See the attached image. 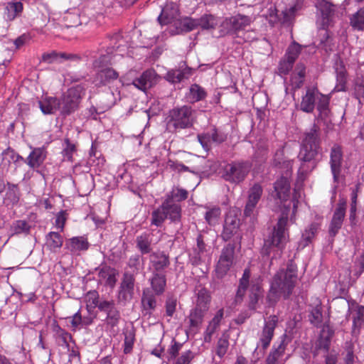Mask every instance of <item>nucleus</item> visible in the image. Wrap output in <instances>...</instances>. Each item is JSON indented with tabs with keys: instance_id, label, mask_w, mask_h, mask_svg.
<instances>
[{
	"instance_id": "obj_30",
	"label": "nucleus",
	"mask_w": 364,
	"mask_h": 364,
	"mask_svg": "<svg viewBox=\"0 0 364 364\" xmlns=\"http://www.w3.org/2000/svg\"><path fill=\"white\" fill-rule=\"evenodd\" d=\"M38 105L44 114H51L60 108V101L57 97H45L38 101Z\"/></svg>"
},
{
	"instance_id": "obj_53",
	"label": "nucleus",
	"mask_w": 364,
	"mask_h": 364,
	"mask_svg": "<svg viewBox=\"0 0 364 364\" xmlns=\"http://www.w3.org/2000/svg\"><path fill=\"white\" fill-rule=\"evenodd\" d=\"M99 294L97 291H89L85 296V301H86V308L87 310L90 312L92 309L95 307L98 308V305L100 304L99 301Z\"/></svg>"
},
{
	"instance_id": "obj_43",
	"label": "nucleus",
	"mask_w": 364,
	"mask_h": 364,
	"mask_svg": "<svg viewBox=\"0 0 364 364\" xmlns=\"http://www.w3.org/2000/svg\"><path fill=\"white\" fill-rule=\"evenodd\" d=\"M306 76V66L302 63H299L291 76V82L294 88L299 89L304 84Z\"/></svg>"
},
{
	"instance_id": "obj_14",
	"label": "nucleus",
	"mask_w": 364,
	"mask_h": 364,
	"mask_svg": "<svg viewBox=\"0 0 364 364\" xmlns=\"http://www.w3.org/2000/svg\"><path fill=\"white\" fill-rule=\"evenodd\" d=\"M278 322L279 318L276 315H271L264 319V324L259 336V343L263 349H267L269 347Z\"/></svg>"
},
{
	"instance_id": "obj_17",
	"label": "nucleus",
	"mask_w": 364,
	"mask_h": 364,
	"mask_svg": "<svg viewBox=\"0 0 364 364\" xmlns=\"http://www.w3.org/2000/svg\"><path fill=\"white\" fill-rule=\"evenodd\" d=\"M149 264L152 272L164 273L170 265V258L164 251L152 252L149 255Z\"/></svg>"
},
{
	"instance_id": "obj_47",
	"label": "nucleus",
	"mask_w": 364,
	"mask_h": 364,
	"mask_svg": "<svg viewBox=\"0 0 364 364\" xmlns=\"http://www.w3.org/2000/svg\"><path fill=\"white\" fill-rule=\"evenodd\" d=\"M350 25L355 31H364V7L358 9L350 18Z\"/></svg>"
},
{
	"instance_id": "obj_44",
	"label": "nucleus",
	"mask_w": 364,
	"mask_h": 364,
	"mask_svg": "<svg viewBox=\"0 0 364 364\" xmlns=\"http://www.w3.org/2000/svg\"><path fill=\"white\" fill-rule=\"evenodd\" d=\"M188 196V191L178 186H174L171 191L166 195L164 200L176 203L185 200L187 199Z\"/></svg>"
},
{
	"instance_id": "obj_41",
	"label": "nucleus",
	"mask_w": 364,
	"mask_h": 364,
	"mask_svg": "<svg viewBox=\"0 0 364 364\" xmlns=\"http://www.w3.org/2000/svg\"><path fill=\"white\" fill-rule=\"evenodd\" d=\"M23 9V5L21 1L9 2L5 8L4 18L6 21H11L21 15Z\"/></svg>"
},
{
	"instance_id": "obj_35",
	"label": "nucleus",
	"mask_w": 364,
	"mask_h": 364,
	"mask_svg": "<svg viewBox=\"0 0 364 364\" xmlns=\"http://www.w3.org/2000/svg\"><path fill=\"white\" fill-rule=\"evenodd\" d=\"M53 331L59 345L70 349V345L75 341L72 335L58 324L53 326Z\"/></svg>"
},
{
	"instance_id": "obj_60",
	"label": "nucleus",
	"mask_w": 364,
	"mask_h": 364,
	"mask_svg": "<svg viewBox=\"0 0 364 364\" xmlns=\"http://www.w3.org/2000/svg\"><path fill=\"white\" fill-rule=\"evenodd\" d=\"M2 160H7L9 163L11 161L18 162L19 160H23V157L16 153L13 149L9 147L6 149L1 154Z\"/></svg>"
},
{
	"instance_id": "obj_13",
	"label": "nucleus",
	"mask_w": 364,
	"mask_h": 364,
	"mask_svg": "<svg viewBox=\"0 0 364 364\" xmlns=\"http://www.w3.org/2000/svg\"><path fill=\"white\" fill-rule=\"evenodd\" d=\"M346 205L347 201L344 198H341L338 200L328 228L331 237H335L343 225L346 216Z\"/></svg>"
},
{
	"instance_id": "obj_34",
	"label": "nucleus",
	"mask_w": 364,
	"mask_h": 364,
	"mask_svg": "<svg viewBox=\"0 0 364 364\" xmlns=\"http://www.w3.org/2000/svg\"><path fill=\"white\" fill-rule=\"evenodd\" d=\"M287 348V343L283 339L277 346H273L271 351L266 359V364H283L279 360L284 355Z\"/></svg>"
},
{
	"instance_id": "obj_10",
	"label": "nucleus",
	"mask_w": 364,
	"mask_h": 364,
	"mask_svg": "<svg viewBox=\"0 0 364 364\" xmlns=\"http://www.w3.org/2000/svg\"><path fill=\"white\" fill-rule=\"evenodd\" d=\"M105 58V55H102L93 63V66L98 69L93 80L97 87L106 86L119 78V73L114 69L102 65Z\"/></svg>"
},
{
	"instance_id": "obj_9",
	"label": "nucleus",
	"mask_w": 364,
	"mask_h": 364,
	"mask_svg": "<svg viewBox=\"0 0 364 364\" xmlns=\"http://www.w3.org/2000/svg\"><path fill=\"white\" fill-rule=\"evenodd\" d=\"M316 8L320 28L327 30L333 26L338 16V6L327 0H317Z\"/></svg>"
},
{
	"instance_id": "obj_40",
	"label": "nucleus",
	"mask_w": 364,
	"mask_h": 364,
	"mask_svg": "<svg viewBox=\"0 0 364 364\" xmlns=\"http://www.w3.org/2000/svg\"><path fill=\"white\" fill-rule=\"evenodd\" d=\"M251 276L250 269L247 268L244 270L242 277L239 282V286L236 292L235 301L240 302L242 301L245 292L250 285V278Z\"/></svg>"
},
{
	"instance_id": "obj_59",
	"label": "nucleus",
	"mask_w": 364,
	"mask_h": 364,
	"mask_svg": "<svg viewBox=\"0 0 364 364\" xmlns=\"http://www.w3.org/2000/svg\"><path fill=\"white\" fill-rule=\"evenodd\" d=\"M177 299L174 296H168L165 302L166 316L171 318L176 309Z\"/></svg>"
},
{
	"instance_id": "obj_62",
	"label": "nucleus",
	"mask_w": 364,
	"mask_h": 364,
	"mask_svg": "<svg viewBox=\"0 0 364 364\" xmlns=\"http://www.w3.org/2000/svg\"><path fill=\"white\" fill-rule=\"evenodd\" d=\"M296 11H297V9H296V6H293L290 7L289 9H286V10L283 11L282 13V18L279 17V19H280L279 22L282 24H287V23H291L295 16V14H296Z\"/></svg>"
},
{
	"instance_id": "obj_22",
	"label": "nucleus",
	"mask_w": 364,
	"mask_h": 364,
	"mask_svg": "<svg viewBox=\"0 0 364 364\" xmlns=\"http://www.w3.org/2000/svg\"><path fill=\"white\" fill-rule=\"evenodd\" d=\"M293 164V160L287 159L284 157L283 148L277 151L273 159V165L280 169L284 170L282 176L289 177L291 176Z\"/></svg>"
},
{
	"instance_id": "obj_24",
	"label": "nucleus",
	"mask_w": 364,
	"mask_h": 364,
	"mask_svg": "<svg viewBox=\"0 0 364 364\" xmlns=\"http://www.w3.org/2000/svg\"><path fill=\"white\" fill-rule=\"evenodd\" d=\"M318 93L316 87H307L306 94L302 96L299 105L300 110L306 113H312L315 108L316 95Z\"/></svg>"
},
{
	"instance_id": "obj_8",
	"label": "nucleus",
	"mask_w": 364,
	"mask_h": 364,
	"mask_svg": "<svg viewBox=\"0 0 364 364\" xmlns=\"http://www.w3.org/2000/svg\"><path fill=\"white\" fill-rule=\"evenodd\" d=\"M85 93V89L81 85L70 87L60 100L61 113L69 115L77 110Z\"/></svg>"
},
{
	"instance_id": "obj_26",
	"label": "nucleus",
	"mask_w": 364,
	"mask_h": 364,
	"mask_svg": "<svg viewBox=\"0 0 364 364\" xmlns=\"http://www.w3.org/2000/svg\"><path fill=\"white\" fill-rule=\"evenodd\" d=\"M248 308L250 310L255 311L258 306L259 300L263 297V289L259 282H251L249 290Z\"/></svg>"
},
{
	"instance_id": "obj_39",
	"label": "nucleus",
	"mask_w": 364,
	"mask_h": 364,
	"mask_svg": "<svg viewBox=\"0 0 364 364\" xmlns=\"http://www.w3.org/2000/svg\"><path fill=\"white\" fill-rule=\"evenodd\" d=\"M75 55L68 54L66 53H58L52 51L50 53H45L42 55V61L51 64L54 63H61L65 60L75 58Z\"/></svg>"
},
{
	"instance_id": "obj_36",
	"label": "nucleus",
	"mask_w": 364,
	"mask_h": 364,
	"mask_svg": "<svg viewBox=\"0 0 364 364\" xmlns=\"http://www.w3.org/2000/svg\"><path fill=\"white\" fill-rule=\"evenodd\" d=\"M7 190L6 192L4 202L7 205H16L19 202L21 198V191L17 184L7 182Z\"/></svg>"
},
{
	"instance_id": "obj_31",
	"label": "nucleus",
	"mask_w": 364,
	"mask_h": 364,
	"mask_svg": "<svg viewBox=\"0 0 364 364\" xmlns=\"http://www.w3.org/2000/svg\"><path fill=\"white\" fill-rule=\"evenodd\" d=\"M224 310L219 309L212 320L209 322L204 333V340L205 342H210L213 335L219 328L220 322L223 318Z\"/></svg>"
},
{
	"instance_id": "obj_42",
	"label": "nucleus",
	"mask_w": 364,
	"mask_h": 364,
	"mask_svg": "<svg viewBox=\"0 0 364 364\" xmlns=\"http://www.w3.org/2000/svg\"><path fill=\"white\" fill-rule=\"evenodd\" d=\"M210 301L211 296L210 291L207 289L203 287L200 289L197 292V299L196 301L195 307L208 311L209 309Z\"/></svg>"
},
{
	"instance_id": "obj_3",
	"label": "nucleus",
	"mask_w": 364,
	"mask_h": 364,
	"mask_svg": "<svg viewBox=\"0 0 364 364\" xmlns=\"http://www.w3.org/2000/svg\"><path fill=\"white\" fill-rule=\"evenodd\" d=\"M288 215L282 214L273 228L272 234L264 240L261 253L269 256L274 248L282 252L288 240Z\"/></svg>"
},
{
	"instance_id": "obj_46",
	"label": "nucleus",
	"mask_w": 364,
	"mask_h": 364,
	"mask_svg": "<svg viewBox=\"0 0 364 364\" xmlns=\"http://www.w3.org/2000/svg\"><path fill=\"white\" fill-rule=\"evenodd\" d=\"M176 16L177 10L167 5L162 9L160 15L158 16V21L161 25H168L174 20Z\"/></svg>"
},
{
	"instance_id": "obj_49",
	"label": "nucleus",
	"mask_w": 364,
	"mask_h": 364,
	"mask_svg": "<svg viewBox=\"0 0 364 364\" xmlns=\"http://www.w3.org/2000/svg\"><path fill=\"white\" fill-rule=\"evenodd\" d=\"M218 23V18L212 14H204L198 18V27L203 30L215 29Z\"/></svg>"
},
{
	"instance_id": "obj_52",
	"label": "nucleus",
	"mask_w": 364,
	"mask_h": 364,
	"mask_svg": "<svg viewBox=\"0 0 364 364\" xmlns=\"http://www.w3.org/2000/svg\"><path fill=\"white\" fill-rule=\"evenodd\" d=\"M330 97L321 94L317 104V110L321 117H327L329 114Z\"/></svg>"
},
{
	"instance_id": "obj_51",
	"label": "nucleus",
	"mask_w": 364,
	"mask_h": 364,
	"mask_svg": "<svg viewBox=\"0 0 364 364\" xmlns=\"http://www.w3.org/2000/svg\"><path fill=\"white\" fill-rule=\"evenodd\" d=\"M229 348V336L223 333L222 336L218 339L216 347L215 353L220 358H222L227 353Z\"/></svg>"
},
{
	"instance_id": "obj_20",
	"label": "nucleus",
	"mask_w": 364,
	"mask_h": 364,
	"mask_svg": "<svg viewBox=\"0 0 364 364\" xmlns=\"http://www.w3.org/2000/svg\"><path fill=\"white\" fill-rule=\"evenodd\" d=\"M290 178L282 176L274 183V197L279 199L281 202L286 201L289 196L291 188Z\"/></svg>"
},
{
	"instance_id": "obj_45",
	"label": "nucleus",
	"mask_w": 364,
	"mask_h": 364,
	"mask_svg": "<svg viewBox=\"0 0 364 364\" xmlns=\"http://www.w3.org/2000/svg\"><path fill=\"white\" fill-rule=\"evenodd\" d=\"M70 320L71 327L73 330L77 329L79 326H90L93 322V317L91 316L82 317L81 311L79 309L73 316L69 318Z\"/></svg>"
},
{
	"instance_id": "obj_57",
	"label": "nucleus",
	"mask_w": 364,
	"mask_h": 364,
	"mask_svg": "<svg viewBox=\"0 0 364 364\" xmlns=\"http://www.w3.org/2000/svg\"><path fill=\"white\" fill-rule=\"evenodd\" d=\"M301 46L296 42H293L287 48L285 58L291 62L295 63L301 53Z\"/></svg>"
},
{
	"instance_id": "obj_48",
	"label": "nucleus",
	"mask_w": 364,
	"mask_h": 364,
	"mask_svg": "<svg viewBox=\"0 0 364 364\" xmlns=\"http://www.w3.org/2000/svg\"><path fill=\"white\" fill-rule=\"evenodd\" d=\"M206 313V311H203V309H198L197 307H194L192 310H191L188 316L190 326L191 328L199 327L202 324L203 318Z\"/></svg>"
},
{
	"instance_id": "obj_55",
	"label": "nucleus",
	"mask_w": 364,
	"mask_h": 364,
	"mask_svg": "<svg viewBox=\"0 0 364 364\" xmlns=\"http://www.w3.org/2000/svg\"><path fill=\"white\" fill-rule=\"evenodd\" d=\"M31 225L24 220H18L13 223L11 230L14 234L19 235L22 233L28 234Z\"/></svg>"
},
{
	"instance_id": "obj_37",
	"label": "nucleus",
	"mask_w": 364,
	"mask_h": 364,
	"mask_svg": "<svg viewBox=\"0 0 364 364\" xmlns=\"http://www.w3.org/2000/svg\"><path fill=\"white\" fill-rule=\"evenodd\" d=\"M207 96L205 90L198 84H193L186 94L187 101L191 104L203 100Z\"/></svg>"
},
{
	"instance_id": "obj_64",
	"label": "nucleus",
	"mask_w": 364,
	"mask_h": 364,
	"mask_svg": "<svg viewBox=\"0 0 364 364\" xmlns=\"http://www.w3.org/2000/svg\"><path fill=\"white\" fill-rule=\"evenodd\" d=\"M184 78V73L180 70H172L167 73L166 80L172 83L181 82Z\"/></svg>"
},
{
	"instance_id": "obj_5",
	"label": "nucleus",
	"mask_w": 364,
	"mask_h": 364,
	"mask_svg": "<svg viewBox=\"0 0 364 364\" xmlns=\"http://www.w3.org/2000/svg\"><path fill=\"white\" fill-rule=\"evenodd\" d=\"M252 166L250 161H232L223 166L222 178L231 184L238 185L246 179L250 172Z\"/></svg>"
},
{
	"instance_id": "obj_1",
	"label": "nucleus",
	"mask_w": 364,
	"mask_h": 364,
	"mask_svg": "<svg viewBox=\"0 0 364 364\" xmlns=\"http://www.w3.org/2000/svg\"><path fill=\"white\" fill-rule=\"evenodd\" d=\"M297 267L290 262L286 269H279L274 275L267 296L269 304H275L281 297L289 299L297 282Z\"/></svg>"
},
{
	"instance_id": "obj_38",
	"label": "nucleus",
	"mask_w": 364,
	"mask_h": 364,
	"mask_svg": "<svg viewBox=\"0 0 364 364\" xmlns=\"http://www.w3.org/2000/svg\"><path fill=\"white\" fill-rule=\"evenodd\" d=\"M117 271L114 268L105 265L100 269L98 277L100 279L105 280V285L113 287L117 282Z\"/></svg>"
},
{
	"instance_id": "obj_6",
	"label": "nucleus",
	"mask_w": 364,
	"mask_h": 364,
	"mask_svg": "<svg viewBox=\"0 0 364 364\" xmlns=\"http://www.w3.org/2000/svg\"><path fill=\"white\" fill-rule=\"evenodd\" d=\"M167 218L173 223L181 221V206L180 204L164 200L161 205L152 212L151 224L160 227Z\"/></svg>"
},
{
	"instance_id": "obj_63",
	"label": "nucleus",
	"mask_w": 364,
	"mask_h": 364,
	"mask_svg": "<svg viewBox=\"0 0 364 364\" xmlns=\"http://www.w3.org/2000/svg\"><path fill=\"white\" fill-rule=\"evenodd\" d=\"M195 358V353L191 350L183 351L177 357L175 364H191Z\"/></svg>"
},
{
	"instance_id": "obj_33",
	"label": "nucleus",
	"mask_w": 364,
	"mask_h": 364,
	"mask_svg": "<svg viewBox=\"0 0 364 364\" xmlns=\"http://www.w3.org/2000/svg\"><path fill=\"white\" fill-rule=\"evenodd\" d=\"M336 85L334 87L336 92L346 91L347 72L341 60L336 63Z\"/></svg>"
},
{
	"instance_id": "obj_27",
	"label": "nucleus",
	"mask_w": 364,
	"mask_h": 364,
	"mask_svg": "<svg viewBox=\"0 0 364 364\" xmlns=\"http://www.w3.org/2000/svg\"><path fill=\"white\" fill-rule=\"evenodd\" d=\"M150 289L155 294L159 296L164 294L166 287V277L164 273L152 272L149 279Z\"/></svg>"
},
{
	"instance_id": "obj_21",
	"label": "nucleus",
	"mask_w": 364,
	"mask_h": 364,
	"mask_svg": "<svg viewBox=\"0 0 364 364\" xmlns=\"http://www.w3.org/2000/svg\"><path fill=\"white\" fill-rule=\"evenodd\" d=\"M240 225V220L231 213L227 214L223 226V231L221 234L225 241L229 240L237 231Z\"/></svg>"
},
{
	"instance_id": "obj_16",
	"label": "nucleus",
	"mask_w": 364,
	"mask_h": 364,
	"mask_svg": "<svg viewBox=\"0 0 364 364\" xmlns=\"http://www.w3.org/2000/svg\"><path fill=\"white\" fill-rule=\"evenodd\" d=\"M98 309L107 314L106 321L108 325L114 327L118 324L120 319V313L114 301H100Z\"/></svg>"
},
{
	"instance_id": "obj_28",
	"label": "nucleus",
	"mask_w": 364,
	"mask_h": 364,
	"mask_svg": "<svg viewBox=\"0 0 364 364\" xmlns=\"http://www.w3.org/2000/svg\"><path fill=\"white\" fill-rule=\"evenodd\" d=\"M153 235L150 232H144L136 237V247L141 255L151 254L152 252L151 245Z\"/></svg>"
},
{
	"instance_id": "obj_4",
	"label": "nucleus",
	"mask_w": 364,
	"mask_h": 364,
	"mask_svg": "<svg viewBox=\"0 0 364 364\" xmlns=\"http://www.w3.org/2000/svg\"><path fill=\"white\" fill-rule=\"evenodd\" d=\"M195 110L188 105L176 107L169 110L166 117V129L173 133L193 127Z\"/></svg>"
},
{
	"instance_id": "obj_50",
	"label": "nucleus",
	"mask_w": 364,
	"mask_h": 364,
	"mask_svg": "<svg viewBox=\"0 0 364 364\" xmlns=\"http://www.w3.org/2000/svg\"><path fill=\"white\" fill-rule=\"evenodd\" d=\"M309 320L314 326L318 328L323 322V311L321 304L316 305L309 312Z\"/></svg>"
},
{
	"instance_id": "obj_29",
	"label": "nucleus",
	"mask_w": 364,
	"mask_h": 364,
	"mask_svg": "<svg viewBox=\"0 0 364 364\" xmlns=\"http://www.w3.org/2000/svg\"><path fill=\"white\" fill-rule=\"evenodd\" d=\"M63 245V237L60 232L51 231L46 235V247L50 252H58Z\"/></svg>"
},
{
	"instance_id": "obj_18",
	"label": "nucleus",
	"mask_w": 364,
	"mask_h": 364,
	"mask_svg": "<svg viewBox=\"0 0 364 364\" xmlns=\"http://www.w3.org/2000/svg\"><path fill=\"white\" fill-rule=\"evenodd\" d=\"M343 164V151L341 146L334 144L330 152V166L335 181H338Z\"/></svg>"
},
{
	"instance_id": "obj_54",
	"label": "nucleus",
	"mask_w": 364,
	"mask_h": 364,
	"mask_svg": "<svg viewBox=\"0 0 364 364\" xmlns=\"http://www.w3.org/2000/svg\"><path fill=\"white\" fill-rule=\"evenodd\" d=\"M364 323V306H358L353 316V329L359 330Z\"/></svg>"
},
{
	"instance_id": "obj_7",
	"label": "nucleus",
	"mask_w": 364,
	"mask_h": 364,
	"mask_svg": "<svg viewBox=\"0 0 364 364\" xmlns=\"http://www.w3.org/2000/svg\"><path fill=\"white\" fill-rule=\"evenodd\" d=\"M253 21L251 16L240 13L225 17L220 23V33L223 36L239 37L240 33L245 31Z\"/></svg>"
},
{
	"instance_id": "obj_61",
	"label": "nucleus",
	"mask_w": 364,
	"mask_h": 364,
	"mask_svg": "<svg viewBox=\"0 0 364 364\" xmlns=\"http://www.w3.org/2000/svg\"><path fill=\"white\" fill-rule=\"evenodd\" d=\"M66 146L63 150L64 157L69 161H73V154L76 151V146L74 144L71 143L68 138L64 140Z\"/></svg>"
},
{
	"instance_id": "obj_15",
	"label": "nucleus",
	"mask_w": 364,
	"mask_h": 364,
	"mask_svg": "<svg viewBox=\"0 0 364 364\" xmlns=\"http://www.w3.org/2000/svg\"><path fill=\"white\" fill-rule=\"evenodd\" d=\"M263 193L262 186L258 183H255L248 191L247 200L244 209V215L245 217H251L254 215L255 210L257 207Z\"/></svg>"
},
{
	"instance_id": "obj_58",
	"label": "nucleus",
	"mask_w": 364,
	"mask_h": 364,
	"mask_svg": "<svg viewBox=\"0 0 364 364\" xmlns=\"http://www.w3.org/2000/svg\"><path fill=\"white\" fill-rule=\"evenodd\" d=\"M319 225L316 223H311L302 233V238L306 242L305 245L311 242L312 239L315 237Z\"/></svg>"
},
{
	"instance_id": "obj_19",
	"label": "nucleus",
	"mask_w": 364,
	"mask_h": 364,
	"mask_svg": "<svg viewBox=\"0 0 364 364\" xmlns=\"http://www.w3.org/2000/svg\"><path fill=\"white\" fill-rule=\"evenodd\" d=\"M157 76L158 75L154 69H148L139 77L135 78L131 84L145 92L156 84Z\"/></svg>"
},
{
	"instance_id": "obj_23",
	"label": "nucleus",
	"mask_w": 364,
	"mask_h": 364,
	"mask_svg": "<svg viewBox=\"0 0 364 364\" xmlns=\"http://www.w3.org/2000/svg\"><path fill=\"white\" fill-rule=\"evenodd\" d=\"M156 294H155L149 288H145L143 290L141 296V306L144 315L151 316L152 312L156 308Z\"/></svg>"
},
{
	"instance_id": "obj_12",
	"label": "nucleus",
	"mask_w": 364,
	"mask_h": 364,
	"mask_svg": "<svg viewBox=\"0 0 364 364\" xmlns=\"http://www.w3.org/2000/svg\"><path fill=\"white\" fill-rule=\"evenodd\" d=\"M135 277L134 274L124 272L120 283L118 299L119 302L127 303L130 301L134 294Z\"/></svg>"
},
{
	"instance_id": "obj_32",
	"label": "nucleus",
	"mask_w": 364,
	"mask_h": 364,
	"mask_svg": "<svg viewBox=\"0 0 364 364\" xmlns=\"http://www.w3.org/2000/svg\"><path fill=\"white\" fill-rule=\"evenodd\" d=\"M46 158L44 148H34L26 159V163L32 168H38Z\"/></svg>"
},
{
	"instance_id": "obj_25",
	"label": "nucleus",
	"mask_w": 364,
	"mask_h": 364,
	"mask_svg": "<svg viewBox=\"0 0 364 364\" xmlns=\"http://www.w3.org/2000/svg\"><path fill=\"white\" fill-rule=\"evenodd\" d=\"M89 247L90 243L87 238L85 236L73 237L69 239L65 244V248L72 254L86 251L88 250Z\"/></svg>"
},
{
	"instance_id": "obj_11",
	"label": "nucleus",
	"mask_w": 364,
	"mask_h": 364,
	"mask_svg": "<svg viewBox=\"0 0 364 364\" xmlns=\"http://www.w3.org/2000/svg\"><path fill=\"white\" fill-rule=\"evenodd\" d=\"M235 247L228 244L221 251L220 256L215 267V274L219 279L225 277L230 270L234 259Z\"/></svg>"
},
{
	"instance_id": "obj_56",
	"label": "nucleus",
	"mask_w": 364,
	"mask_h": 364,
	"mask_svg": "<svg viewBox=\"0 0 364 364\" xmlns=\"http://www.w3.org/2000/svg\"><path fill=\"white\" fill-rule=\"evenodd\" d=\"M180 28L183 32H190L198 28V18L185 17L180 20Z\"/></svg>"
},
{
	"instance_id": "obj_2",
	"label": "nucleus",
	"mask_w": 364,
	"mask_h": 364,
	"mask_svg": "<svg viewBox=\"0 0 364 364\" xmlns=\"http://www.w3.org/2000/svg\"><path fill=\"white\" fill-rule=\"evenodd\" d=\"M321 132L320 127L314 123L302 134L298 159L301 162H311L316 159L321 150Z\"/></svg>"
}]
</instances>
